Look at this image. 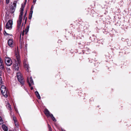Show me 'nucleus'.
Listing matches in <instances>:
<instances>
[{"instance_id":"obj_17","label":"nucleus","mask_w":131,"mask_h":131,"mask_svg":"<svg viewBox=\"0 0 131 131\" xmlns=\"http://www.w3.org/2000/svg\"><path fill=\"white\" fill-rule=\"evenodd\" d=\"M50 116L51 117V118L52 119L53 121L55 122H56V120L54 118V117H53L52 114H51V115Z\"/></svg>"},{"instance_id":"obj_30","label":"nucleus","mask_w":131,"mask_h":131,"mask_svg":"<svg viewBox=\"0 0 131 131\" xmlns=\"http://www.w3.org/2000/svg\"><path fill=\"white\" fill-rule=\"evenodd\" d=\"M37 0H33V2L35 4Z\"/></svg>"},{"instance_id":"obj_14","label":"nucleus","mask_w":131,"mask_h":131,"mask_svg":"<svg viewBox=\"0 0 131 131\" xmlns=\"http://www.w3.org/2000/svg\"><path fill=\"white\" fill-rule=\"evenodd\" d=\"M4 68V66L3 62L0 64V68L1 69H3Z\"/></svg>"},{"instance_id":"obj_11","label":"nucleus","mask_w":131,"mask_h":131,"mask_svg":"<svg viewBox=\"0 0 131 131\" xmlns=\"http://www.w3.org/2000/svg\"><path fill=\"white\" fill-rule=\"evenodd\" d=\"M6 107L9 110H11V106L9 102L7 101L6 102Z\"/></svg>"},{"instance_id":"obj_20","label":"nucleus","mask_w":131,"mask_h":131,"mask_svg":"<svg viewBox=\"0 0 131 131\" xmlns=\"http://www.w3.org/2000/svg\"><path fill=\"white\" fill-rule=\"evenodd\" d=\"M25 31L24 30H23V32L22 33H21L20 35V38H21V35H22V36H23L24 35V33L25 32Z\"/></svg>"},{"instance_id":"obj_22","label":"nucleus","mask_w":131,"mask_h":131,"mask_svg":"<svg viewBox=\"0 0 131 131\" xmlns=\"http://www.w3.org/2000/svg\"><path fill=\"white\" fill-rule=\"evenodd\" d=\"M32 16V14H31V13H30L29 17V19H30L31 18Z\"/></svg>"},{"instance_id":"obj_6","label":"nucleus","mask_w":131,"mask_h":131,"mask_svg":"<svg viewBox=\"0 0 131 131\" xmlns=\"http://www.w3.org/2000/svg\"><path fill=\"white\" fill-rule=\"evenodd\" d=\"M13 21L11 20H9L6 23L5 26L6 29L11 30L12 28Z\"/></svg>"},{"instance_id":"obj_8","label":"nucleus","mask_w":131,"mask_h":131,"mask_svg":"<svg viewBox=\"0 0 131 131\" xmlns=\"http://www.w3.org/2000/svg\"><path fill=\"white\" fill-rule=\"evenodd\" d=\"M27 81L30 86H31L32 85L34 84L33 80L31 77H30L29 79L28 78Z\"/></svg>"},{"instance_id":"obj_3","label":"nucleus","mask_w":131,"mask_h":131,"mask_svg":"<svg viewBox=\"0 0 131 131\" xmlns=\"http://www.w3.org/2000/svg\"><path fill=\"white\" fill-rule=\"evenodd\" d=\"M15 56L16 59L18 61V64L17 63L15 66V70H18L19 69V65L21 63V61L20 60V57L18 53H16L15 54Z\"/></svg>"},{"instance_id":"obj_16","label":"nucleus","mask_w":131,"mask_h":131,"mask_svg":"<svg viewBox=\"0 0 131 131\" xmlns=\"http://www.w3.org/2000/svg\"><path fill=\"white\" fill-rule=\"evenodd\" d=\"M29 26H28L27 27L26 29H25V34H26L27 32H28L29 31Z\"/></svg>"},{"instance_id":"obj_35","label":"nucleus","mask_w":131,"mask_h":131,"mask_svg":"<svg viewBox=\"0 0 131 131\" xmlns=\"http://www.w3.org/2000/svg\"><path fill=\"white\" fill-rule=\"evenodd\" d=\"M0 30H1L2 29V28L0 27Z\"/></svg>"},{"instance_id":"obj_21","label":"nucleus","mask_w":131,"mask_h":131,"mask_svg":"<svg viewBox=\"0 0 131 131\" xmlns=\"http://www.w3.org/2000/svg\"><path fill=\"white\" fill-rule=\"evenodd\" d=\"M4 34L5 36H7V35H9V34H8L6 32V31H5V30L4 31Z\"/></svg>"},{"instance_id":"obj_28","label":"nucleus","mask_w":131,"mask_h":131,"mask_svg":"<svg viewBox=\"0 0 131 131\" xmlns=\"http://www.w3.org/2000/svg\"><path fill=\"white\" fill-rule=\"evenodd\" d=\"M24 20H25V23L26 24V23L27 20V18H26V19H24Z\"/></svg>"},{"instance_id":"obj_4","label":"nucleus","mask_w":131,"mask_h":131,"mask_svg":"<svg viewBox=\"0 0 131 131\" xmlns=\"http://www.w3.org/2000/svg\"><path fill=\"white\" fill-rule=\"evenodd\" d=\"M17 77L19 81L21 84L23 85L24 84V81L23 80L21 73L20 72L17 73Z\"/></svg>"},{"instance_id":"obj_18","label":"nucleus","mask_w":131,"mask_h":131,"mask_svg":"<svg viewBox=\"0 0 131 131\" xmlns=\"http://www.w3.org/2000/svg\"><path fill=\"white\" fill-rule=\"evenodd\" d=\"M3 123V121L1 117L0 116V124H2Z\"/></svg>"},{"instance_id":"obj_27","label":"nucleus","mask_w":131,"mask_h":131,"mask_svg":"<svg viewBox=\"0 0 131 131\" xmlns=\"http://www.w3.org/2000/svg\"><path fill=\"white\" fill-rule=\"evenodd\" d=\"M9 1V0H6V4H8Z\"/></svg>"},{"instance_id":"obj_31","label":"nucleus","mask_w":131,"mask_h":131,"mask_svg":"<svg viewBox=\"0 0 131 131\" xmlns=\"http://www.w3.org/2000/svg\"><path fill=\"white\" fill-rule=\"evenodd\" d=\"M49 131H52L51 128H49Z\"/></svg>"},{"instance_id":"obj_10","label":"nucleus","mask_w":131,"mask_h":131,"mask_svg":"<svg viewBox=\"0 0 131 131\" xmlns=\"http://www.w3.org/2000/svg\"><path fill=\"white\" fill-rule=\"evenodd\" d=\"M44 113L47 117H50L51 115L49 111L47 109H45L44 111Z\"/></svg>"},{"instance_id":"obj_29","label":"nucleus","mask_w":131,"mask_h":131,"mask_svg":"<svg viewBox=\"0 0 131 131\" xmlns=\"http://www.w3.org/2000/svg\"><path fill=\"white\" fill-rule=\"evenodd\" d=\"M25 0V3H24V5H23L22 4V6L23 5V6H24V7H25V5H26V2L27 0Z\"/></svg>"},{"instance_id":"obj_9","label":"nucleus","mask_w":131,"mask_h":131,"mask_svg":"<svg viewBox=\"0 0 131 131\" xmlns=\"http://www.w3.org/2000/svg\"><path fill=\"white\" fill-rule=\"evenodd\" d=\"M8 45L10 47H12L13 46V42L12 39H10L8 41Z\"/></svg>"},{"instance_id":"obj_23","label":"nucleus","mask_w":131,"mask_h":131,"mask_svg":"<svg viewBox=\"0 0 131 131\" xmlns=\"http://www.w3.org/2000/svg\"><path fill=\"white\" fill-rule=\"evenodd\" d=\"M26 14H27V12H26V13L24 15V19H26V18H27V17H26Z\"/></svg>"},{"instance_id":"obj_12","label":"nucleus","mask_w":131,"mask_h":131,"mask_svg":"<svg viewBox=\"0 0 131 131\" xmlns=\"http://www.w3.org/2000/svg\"><path fill=\"white\" fill-rule=\"evenodd\" d=\"M2 128L5 131H8V128L5 125H2Z\"/></svg>"},{"instance_id":"obj_19","label":"nucleus","mask_w":131,"mask_h":131,"mask_svg":"<svg viewBox=\"0 0 131 131\" xmlns=\"http://www.w3.org/2000/svg\"><path fill=\"white\" fill-rule=\"evenodd\" d=\"M13 119L14 121V122L15 123H16L17 122V120L16 119V118L14 116H13Z\"/></svg>"},{"instance_id":"obj_26","label":"nucleus","mask_w":131,"mask_h":131,"mask_svg":"<svg viewBox=\"0 0 131 131\" xmlns=\"http://www.w3.org/2000/svg\"><path fill=\"white\" fill-rule=\"evenodd\" d=\"M3 61L1 58L0 57V64H1L2 63H3Z\"/></svg>"},{"instance_id":"obj_7","label":"nucleus","mask_w":131,"mask_h":131,"mask_svg":"<svg viewBox=\"0 0 131 131\" xmlns=\"http://www.w3.org/2000/svg\"><path fill=\"white\" fill-rule=\"evenodd\" d=\"M16 7V3L14 2L10 6V8L11 11L12 13H13L15 11Z\"/></svg>"},{"instance_id":"obj_24","label":"nucleus","mask_w":131,"mask_h":131,"mask_svg":"<svg viewBox=\"0 0 131 131\" xmlns=\"http://www.w3.org/2000/svg\"><path fill=\"white\" fill-rule=\"evenodd\" d=\"M2 78L0 77V85L2 84Z\"/></svg>"},{"instance_id":"obj_5","label":"nucleus","mask_w":131,"mask_h":131,"mask_svg":"<svg viewBox=\"0 0 131 131\" xmlns=\"http://www.w3.org/2000/svg\"><path fill=\"white\" fill-rule=\"evenodd\" d=\"M5 63L7 66H10L12 64V61L9 58L6 57L5 58Z\"/></svg>"},{"instance_id":"obj_1","label":"nucleus","mask_w":131,"mask_h":131,"mask_svg":"<svg viewBox=\"0 0 131 131\" xmlns=\"http://www.w3.org/2000/svg\"><path fill=\"white\" fill-rule=\"evenodd\" d=\"M24 6H23L22 5V6H21V8H20V15L19 16L18 19L17 21V28L18 30H19L20 29H21L22 26L23 25V23L22 25H21L22 20V15L23 14V12L24 11Z\"/></svg>"},{"instance_id":"obj_34","label":"nucleus","mask_w":131,"mask_h":131,"mask_svg":"<svg viewBox=\"0 0 131 131\" xmlns=\"http://www.w3.org/2000/svg\"><path fill=\"white\" fill-rule=\"evenodd\" d=\"M31 90H32L33 89V88L32 87H31Z\"/></svg>"},{"instance_id":"obj_2","label":"nucleus","mask_w":131,"mask_h":131,"mask_svg":"<svg viewBox=\"0 0 131 131\" xmlns=\"http://www.w3.org/2000/svg\"><path fill=\"white\" fill-rule=\"evenodd\" d=\"M1 92L4 96L6 97H7L8 93L6 90V87L4 85H2L1 87Z\"/></svg>"},{"instance_id":"obj_32","label":"nucleus","mask_w":131,"mask_h":131,"mask_svg":"<svg viewBox=\"0 0 131 131\" xmlns=\"http://www.w3.org/2000/svg\"><path fill=\"white\" fill-rule=\"evenodd\" d=\"M48 128H51V127H50V125H49V124H48Z\"/></svg>"},{"instance_id":"obj_25","label":"nucleus","mask_w":131,"mask_h":131,"mask_svg":"<svg viewBox=\"0 0 131 131\" xmlns=\"http://www.w3.org/2000/svg\"><path fill=\"white\" fill-rule=\"evenodd\" d=\"M15 125L16 126V127H18L19 126V125L18 124L17 122L16 123H15Z\"/></svg>"},{"instance_id":"obj_33","label":"nucleus","mask_w":131,"mask_h":131,"mask_svg":"<svg viewBox=\"0 0 131 131\" xmlns=\"http://www.w3.org/2000/svg\"><path fill=\"white\" fill-rule=\"evenodd\" d=\"M32 13H33V11H30V13H31V14H32Z\"/></svg>"},{"instance_id":"obj_15","label":"nucleus","mask_w":131,"mask_h":131,"mask_svg":"<svg viewBox=\"0 0 131 131\" xmlns=\"http://www.w3.org/2000/svg\"><path fill=\"white\" fill-rule=\"evenodd\" d=\"M24 66L26 68V70H27L28 71L29 69V67L28 66V65L26 64H25L24 65Z\"/></svg>"},{"instance_id":"obj_13","label":"nucleus","mask_w":131,"mask_h":131,"mask_svg":"<svg viewBox=\"0 0 131 131\" xmlns=\"http://www.w3.org/2000/svg\"><path fill=\"white\" fill-rule=\"evenodd\" d=\"M35 93L38 98L39 99H40V97L38 92L37 91H36L35 92Z\"/></svg>"}]
</instances>
